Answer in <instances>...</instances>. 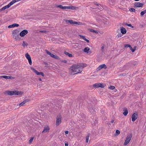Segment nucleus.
I'll return each mask as SVG.
<instances>
[{"label":"nucleus","mask_w":146,"mask_h":146,"mask_svg":"<svg viewBox=\"0 0 146 146\" xmlns=\"http://www.w3.org/2000/svg\"><path fill=\"white\" fill-rule=\"evenodd\" d=\"M28 60L29 62V64L30 65H31L32 64V62L31 61V58L28 59Z\"/></svg>","instance_id":"2f4dec72"},{"label":"nucleus","mask_w":146,"mask_h":146,"mask_svg":"<svg viewBox=\"0 0 146 146\" xmlns=\"http://www.w3.org/2000/svg\"><path fill=\"white\" fill-rule=\"evenodd\" d=\"M62 117L61 115L58 116L56 118V123L57 125H58L61 122Z\"/></svg>","instance_id":"1a4fd4ad"},{"label":"nucleus","mask_w":146,"mask_h":146,"mask_svg":"<svg viewBox=\"0 0 146 146\" xmlns=\"http://www.w3.org/2000/svg\"><path fill=\"white\" fill-rule=\"evenodd\" d=\"M124 47L125 48H130L131 47V45L129 44H125L124 45Z\"/></svg>","instance_id":"473e14b6"},{"label":"nucleus","mask_w":146,"mask_h":146,"mask_svg":"<svg viewBox=\"0 0 146 146\" xmlns=\"http://www.w3.org/2000/svg\"><path fill=\"white\" fill-rule=\"evenodd\" d=\"M89 136L88 135L86 137V142L88 143V142Z\"/></svg>","instance_id":"c9c22d12"},{"label":"nucleus","mask_w":146,"mask_h":146,"mask_svg":"<svg viewBox=\"0 0 146 146\" xmlns=\"http://www.w3.org/2000/svg\"><path fill=\"white\" fill-rule=\"evenodd\" d=\"M68 131H66L65 132V134H68Z\"/></svg>","instance_id":"8fccbe9b"},{"label":"nucleus","mask_w":146,"mask_h":146,"mask_svg":"<svg viewBox=\"0 0 146 146\" xmlns=\"http://www.w3.org/2000/svg\"><path fill=\"white\" fill-rule=\"evenodd\" d=\"M125 25L126 26H127L128 27H131L132 28H133V27L132 25L131 24H128L126 23L125 24Z\"/></svg>","instance_id":"f704fd0d"},{"label":"nucleus","mask_w":146,"mask_h":146,"mask_svg":"<svg viewBox=\"0 0 146 146\" xmlns=\"http://www.w3.org/2000/svg\"><path fill=\"white\" fill-rule=\"evenodd\" d=\"M104 46H102L101 47V49L102 51L103 52L104 51Z\"/></svg>","instance_id":"c03bdc74"},{"label":"nucleus","mask_w":146,"mask_h":146,"mask_svg":"<svg viewBox=\"0 0 146 146\" xmlns=\"http://www.w3.org/2000/svg\"><path fill=\"white\" fill-rule=\"evenodd\" d=\"M115 133L117 134V135H118L120 133V131L119 130H116L115 131Z\"/></svg>","instance_id":"4c0bfd02"},{"label":"nucleus","mask_w":146,"mask_h":146,"mask_svg":"<svg viewBox=\"0 0 146 146\" xmlns=\"http://www.w3.org/2000/svg\"><path fill=\"white\" fill-rule=\"evenodd\" d=\"M12 35L13 36L15 37V39H17V38H18L19 37V31L17 30H14L12 32Z\"/></svg>","instance_id":"423d86ee"},{"label":"nucleus","mask_w":146,"mask_h":146,"mask_svg":"<svg viewBox=\"0 0 146 146\" xmlns=\"http://www.w3.org/2000/svg\"><path fill=\"white\" fill-rule=\"evenodd\" d=\"M1 77L2 78L6 79H7V76H1Z\"/></svg>","instance_id":"72a5a7b5"},{"label":"nucleus","mask_w":146,"mask_h":146,"mask_svg":"<svg viewBox=\"0 0 146 146\" xmlns=\"http://www.w3.org/2000/svg\"><path fill=\"white\" fill-rule=\"evenodd\" d=\"M134 7H142L143 4L139 2H135L134 3Z\"/></svg>","instance_id":"4468645a"},{"label":"nucleus","mask_w":146,"mask_h":146,"mask_svg":"<svg viewBox=\"0 0 146 146\" xmlns=\"http://www.w3.org/2000/svg\"><path fill=\"white\" fill-rule=\"evenodd\" d=\"M50 129V127L48 126H46L44 127L42 133H43L48 132L49 131Z\"/></svg>","instance_id":"ddd939ff"},{"label":"nucleus","mask_w":146,"mask_h":146,"mask_svg":"<svg viewBox=\"0 0 146 146\" xmlns=\"http://www.w3.org/2000/svg\"><path fill=\"white\" fill-rule=\"evenodd\" d=\"M121 35L120 34V35H117L118 37H120L121 36Z\"/></svg>","instance_id":"3c124183"},{"label":"nucleus","mask_w":146,"mask_h":146,"mask_svg":"<svg viewBox=\"0 0 146 146\" xmlns=\"http://www.w3.org/2000/svg\"><path fill=\"white\" fill-rule=\"evenodd\" d=\"M107 67L106 65L105 64H102L99 66L97 68L98 70H99L102 68H104L105 69L107 68Z\"/></svg>","instance_id":"2eb2a0df"},{"label":"nucleus","mask_w":146,"mask_h":146,"mask_svg":"<svg viewBox=\"0 0 146 146\" xmlns=\"http://www.w3.org/2000/svg\"><path fill=\"white\" fill-rule=\"evenodd\" d=\"M29 102V100H25L23 102L21 103V104H19V106L20 107L23 106L24 105L25 103Z\"/></svg>","instance_id":"a211bd4d"},{"label":"nucleus","mask_w":146,"mask_h":146,"mask_svg":"<svg viewBox=\"0 0 146 146\" xmlns=\"http://www.w3.org/2000/svg\"><path fill=\"white\" fill-rule=\"evenodd\" d=\"M138 117L137 113H134L132 115V121L133 122H134L137 119Z\"/></svg>","instance_id":"f8f14e48"},{"label":"nucleus","mask_w":146,"mask_h":146,"mask_svg":"<svg viewBox=\"0 0 146 146\" xmlns=\"http://www.w3.org/2000/svg\"><path fill=\"white\" fill-rule=\"evenodd\" d=\"M78 25H82V23H80V22H78Z\"/></svg>","instance_id":"09e8293b"},{"label":"nucleus","mask_w":146,"mask_h":146,"mask_svg":"<svg viewBox=\"0 0 146 146\" xmlns=\"http://www.w3.org/2000/svg\"><path fill=\"white\" fill-rule=\"evenodd\" d=\"M93 87L94 88H98L99 87H101L102 88H104V86L102 83H96L93 84Z\"/></svg>","instance_id":"6e6552de"},{"label":"nucleus","mask_w":146,"mask_h":146,"mask_svg":"<svg viewBox=\"0 0 146 146\" xmlns=\"http://www.w3.org/2000/svg\"><path fill=\"white\" fill-rule=\"evenodd\" d=\"M19 26V25L17 23H14L12 25H10L8 26L9 28H13L15 27H18Z\"/></svg>","instance_id":"dca6fc26"},{"label":"nucleus","mask_w":146,"mask_h":146,"mask_svg":"<svg viewBox=\"0 0 146 146\" xmlns=\"http://www.w3.org/2000/svg\"><path fill=\"white\" fill-rule=\"evenodd\" d=\"M132 137V135L131 134H130L127 136L124 143V145H127L129 143Z\"/></svg>","instance_id":"39448f33"},{"label":"nucleus","mask_w":146,"mask_h":146,"mask_svg":"<svg viewBox=\"0 0 146 146\" xmlns=\"http://www.w3.org/2000/svg\"><path fill=\"white\" fill-rule=\"evenodd\" d=\"M110 88L111 90H113L115 88V87L113 86H111Z\"/></svg>","instance_id":"58836bf2"},{"label":"nucleus","mask_w":146,"mask_h":146,"mask_svg":"<svg viewBox=\"0 0 146 146\" xmlns=\"http://www.w3.org/2000/svg\"><path fill=\"white\" fill-rule=\"evenodd\" d=\"M83 40L86 41L88 43H89V40H88L86 39V38H85Z\"/></svg>","instance_id":"ea45409f"},{"label":"nucleus","mask_w":146,"mask_h":146,"mask_svg":"<svg viewBox=\"0 0 146 146\" xmlns=\"http://www.w3.org/2000/svg\"><path fill=\"white\" fill-rule=\"evenodd\" d=\"M31 69L37 75H41L42 76H44V74L42 72H39L33 68H31Z\"/></svg>","instance_id":"9d476101"},{"label":"nucleus","mask_w":146,"mask_h":146,"mask_svg":"<svg viewBox=\"0 0 146 146\" xmlns=\"http://www.w3.org/2000/svg\"><path fill=\"white\" fill-rule=\"evenodd\" d=\"M28 33V31L27 30H24L22 31L20 33V35L21 37L24 36Z\"/></svg>","instance_id":"9b49d317"},{"label":"nucleus","mask_w":146,"mask_h":146,"mask_svg":"<svg viewBox=\"0 0 146 146\" xmlns=\"http://www.w3.org/2000/svg\"><path fill=\"white\" fill-rule=\"evenodd\" d=\"M56 7L57 8H59L63 9H71L72 10H76L77 9L76 7L72 6H63L62 5H57L56 6Z\"/></svg>","instance_id":"7ed1b4c3"},{"label":"nucleus","mask_w":146,"mask_h":146,"mask_svg":"<svg viewBox=\"0 0 146 146\" xmlns=\"http://www.w3.org/2000/svg\"><path fill=\"white\" fill-rule=\"evenodd\" d=\"M120 30L122 34H124L126 33L127 31L123 27H121Z\"/></svg>","instance_id":"f3484780"},{"label":"nucleus","mask_w":146,"mask_h":146,"mask_svg":"<svg viewBox=\"0 0 146 146\" xmlns=\"http://www.w3.org/2000/svg\"><path fill=\"white\" fill-rule=\"evenodd\" d=\"M46 53L48 55H50L52 57L56 59H59V57L56 55H55L52 53L47 50H45Z\"/></svg>","instance_id":"0eeeda50"},{"label":"nucleus","mask_w":146,"mask_h":146,"mask_svg":"<svg viewBox=\"0 0 146 146\" xmlns=\"http://www.w3.org/2000/svg\"><path fill=\"white\" fill-rule=\"evenodd\" d=\"M5 94L8 95H21L23 94V92L20 91H7Z\"/></svg>","instance_id":"f03ea898"},{"label":"nucleus","mask_w":146,"mask_h":146,"mask_svg":"<svg viewBox=\"0 0 146 146\" xmlns=\"http://www.w3.org/2000/svg\"><path fill=\"white\" fill-rule=\"evenodd\" d=\"M64 54L66 55H68L69 57H72V54H70L66 51L64 52Z\"/></svg>","instance_id":"b1692460"},{"label":"nucleus","mask_w":146,"mask_h":146,"mask_svg":"<svg viewBox=\"0 0 146 146\" xmlns=\"http://www.w3.org/2000/svg\"><path fill=\"white\" fill-rule=\"evenodd\" d=\"M34 139V137H32L29 140V143L31 144L32 142H33V140Z\"/></svg>","instance_id":"c85d7f7f"},{"label":"nucleus","mask_w":146,"mask_h":146,"mask_svg":"<svg viewBox=\"0 0 146 146\" xmlns=\"http://www.w3.org/2000/svg\"><path fill=\"white\" fill-rule=\"evenodd\" d=\"M62 62H64L65 63H67V61L66 60H62L61 61Z\"/></svg>","instance_id":"a18cd8bd"},{"label":"nucleus","mask_w":146,"mask_h":146,"mask_svg":"<svg viewBox=\"0 0 146 146\" xmlns=\"http://www.w3.org/2000/svg\"><path fill=\"white\" fill-rule=\"evenodd\" d=\"M40 33H45L46 32V31H40Z\"/></svg>","instance_id":"de8ad7c7"},{"label":"nucleus","mask_w":146,"mask_h":146,"mask_svg":"<svg viewBox=\"0 0 146 146\" xmlns=\"http://www.w3.org/2000/svg\"><path fill=\"white\" fill-rule=\"evenodd\" d=\"M65 146H68V143H65Z\"/></svg>","instance_id":"603ef678"},{"label":"nucleus","mask_w":146,"mask_h":146,"mask_svg":"<svg viewBox=\"0 0 146 146\" xmlns=\"http://www.w3.org/2000/svg\"><path fill=\"white\" fill-rule=\"evenodd\" d=\"M97 5H98V6H99V5H98V4H97Z\"/></svg>","instance_id":"6e6d98bb"},{"label":"nucleus","mask_w":146,"mask_h":146,"mask_svg":"<svg viewBox=\"0 0 146 146\" xmlns=\"http://www.w3.org/2000/svg\"><path fill=\"white\" fill-rule=\"evenodd\" d=\"M79 36L81 38H82L83 39H84L85 38V37L84 36H83V35H79Z\"/></svg>","instance_id":"e433bc0d"},{"label":"nucleus","mask_w":146,"mask_h":146,"mask_svg":"<svg viewBox=\"0 0 146 146\" xmlns=\"http://www.w3.org/2000/svg\"><path fill=\"white\" fill-rule=\"evenodd\" d=\"M128 113V111L126 109H125L124 110H123V114L125 116H126Z\"/></svg>","instance_id":"5701e85b"},{"label":"nucleus","mask_w":146,"mask_h":146,"mask_svg":"<svg viewBox=\"0 0 146 146\" xmlns=\"http://www.w3.org/2000/svg\"><path fill=\"white\" fill-rule=\"evenodd\" d=\"M16 2V1L15 0H13L11 1L8 4V5L10 7L11 5H12L13 4Z\"/></svg>","instance_id":"4be33fe9"},{"label":"nucleus","mask_w":146,"mask_h":146,"mask_svg":"<svg viewBox=\"0 0 146 146\" xmlns=\"http://www.w3.org/2000/svg\"><path fill=\"white\" fill-rule=\"evenodd\" d=\"M114 120L113 119H112L111 121L109 122L110 123H109V124H111V123H113L114 122Z\"/></svg>","instance_id":"49530a36"},{"label":"nucleus","mask_w":146,"mask_h":146,"mask_svg":"<svg viewBox=\"0 0 146 146\" xmlns=\"http://www.w3.org/2000/svg\"><path fill=\"white\" fill-rule=\"evenodd\" d=\"M135 1H139V0H134Z\"/></svg>","instance_id":"5fc2aeb1"},{"label":"nucleus","mask_w":146,"mask_h":146,"mask_svg":"<svg viewBox=\"0 0 146 146\" xmlns=\"http://www.w3.org/2000/svg\"><path fill=\"white\" fill-rule=\"evenodd\" d=\"M130 50L133 52H134L135 51V48H134L133 49L132 47L131 46V47L129 48Z\"/></svg>","instance_id":"7c9ffc66"},{"label":"nucleus","mask_w":146,"mask_h":146,"mask_svg":"<svg viewBox=\"0 0 146 146\" xmlns=\"http://www.w3.org/2000/svg\"><path fill=\"white\" fill-rule=\"evenodd\" d=\"M90 31L91 32L94 33H98V32L97 31L93 29H90Z\"/></svg>","instance_id":"bb28decb"},{"label":"nucleus","mask_w":146,"mask_h":146,"mask_svg":"<svg viewBox=\"0 0 146 146\" xmlns=\"http://www.w3.org/2000/svg\"><path fill=\"white\" fill-rule=\"evenodd\" d=\"M25 56L27 59L31 58L30 56L28 53H27L25 54Z\"/></svg>","instance_id":"cd10ccee"},{"label":"nucleus","mask_w":146,"mask_h":146,"mask_svg":"<svg viewBox=\"0 0 146 146\" xmlns=\"http://www.w3.org/2000/svg\"><path fill=\"white\" fill-rule=\"evenodd\" d=\"M39 80L40 81H42V79H41V78H39Z\"/></svg>","instance_id":"864d4df0"},{"label":"nucleus","mask_w":146,"mask_h":146,"mask_svg":"<svg viewBox=\"0 0 146 146\" xmlns=\"http://www.w3.org/2000/svg\"><path fill=\"white\" fill-rule=\"evenodd\" d=\"M28 45V44L25 41H23L22 44V46H23L25 47V46H27Z\"/></svg>","instance_id":"393cba45"},{"label":"nucleus","mask_w":146,"mask_h":146,"mask_svg":"<svg viewBox=\"0 0 146 146\" xmlns=\"http://www.w3.org/2000/svg\"><path fill=\"white\" fill-rule=\"evenodd\" d=\"M83 40L86 41L88 43H89V40H88L86 39V38H85Z\"/></svg>","instance_id":"a19ab883"},{"label":"nucleus","mask_w":146,"mask_h":146,"mask_svg":"<svg viewBox=\"0 0 146 146\" xmlns=\"http://www.w3.org/2000/svg\"><path fill=\"white\" fill-rule=\"evenodd\" d=\"M66 22V24H70L71 25H73V21H72V20H65Z\"/></svg>","instance_id":"6ab92c4d"},{"label":"nucleus","mask_w":146,"mask_h":146,"mask_svg":"<svg viewBox=\"0 0 146 146\" xmlns=\"http://www.w3.org/2000/svg\"><path fill=\"white\" fill-rule=\"evenodd\" d=\"M90 50V49L89 48L86 47L83 50V51L84 52L88 53H89V51Z\"/></svg>","instance_id":"aec40b11"},{"label":"nucleus","mask_w":146,"mask_h":146,"mask_svg":"<svg viewBox=\"0 0 146 146\" xmlns=\"http://www.w3.org/2000/svg\"><path fill=\"white\" fill-rule=\"evenodd\" d=\"M135 9L133 8H131L129 9L130 11L132 12H135Z\"/></svg>","instance_id":"c756f323"},{"label":"nucleus","mask_w":146,"mask_h":146,"mask_svg":"<svg viewBox=\"0 0 146 146\" xmlns=\"http://www.w3.org/2000/svg\"><path fill=\"white\" fill-rule=\"evenodd\" d=\"M146 13V10H144L143 11H142L140 13L141 16H142L144 15V14Z\"/></svg>","instance_id":"a878e982"},{"label":"nucleus","mask_w":146,"mask_h":146,"mask_svg":"<svg viewBox=\"0 0 146 146\" xmlns=\"http://www.w3.org/2000/svg\"><path fill=\"white\" fill-rule=\"evenodd\" d=\"M73 25H78V22L73 21Z\"/></svg>","instance_id":"79ce46f5"},{"label":"nucleus","mask_w":146,"mask_h":146,"mask_svg":"<svg viewBox=\"0 0 146 146\" xmlns=\"http://www.w3.org/2000/svg\"><path fill=\"white\" fill-rule=\"evenodd\" d=\"M7 79H11L12 78V77L11 76H7Z\"/></svg>","instance_id":"37998d69"},{"label":"nucleus","mask_w":146,"mask_h":146,"mask_svg":"<svg viewBox=\"0 0 146 146\" xmlns=\"http://www.w3.org/2000/svg\"><path fill=\"white\" fill-rule=\"evenodd\" d=\"M88 108L89 111L91 113H94L95 111L94 107V104L93 103L92 104L91 103H89Z\"/></svg>","instance_id":"20e7f679"},{"label":"nucleus","mask_w":146,"mask_h":146,"mask_svg":"<svg viewBox=\"0 0 146 146\" xmlns=\"http://www.w3.org/2000/svg\"><path fill=\"white\" fill-rule=\"evenodd\" d=\"M9 5H7L3 7L1 9H0V11H2L6 9H7L9 8Z\"/></svg>","instance_id":"412c9836"},{"label":"nucleus","mask_w":146,"mask_h":146,"mask_svg":"<svg viewBox=\"0 0 146 146\" xmlns=\"http://www.w3.org/2000/svg\"><path fill=\"white\" fill-rule=\"evenodd\" d=\"M87 66L86 64L84 63H80L77 64H75L72 65L70 69L72 72H76L72 74H75L80 73L82 72L81 68H84Z\"/></svg>","instance_id":"f257e3e1"}]
</instances>
